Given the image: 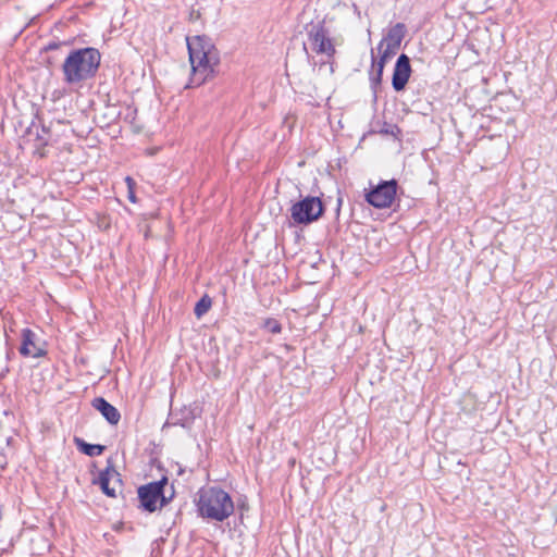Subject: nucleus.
Here are the masks:
<instances>
[{
    "label": "nucleus",
    "mask_w": 557,
    "mask_h": 557,
    "mask_svg": "<svg viewBox=\"0 0 557 557\" xmlns=\"http://www.w3.org/2000/svg\"><path fill=\"white\" fill-rule=\"evenodd\" d=\"M191 76L186 87H197L212 77L220 64V52L206 35L187 36Z\"/></svg>",
    "instance_id": "f257e3e1"
},
{
    "label": "nucleus",
    "mask_w": 557,
    "mask_h": 557,
    "mask_svg": "<svg viewBox=\"0 0 557 557\" xmlns=\"http://www.w3.org/2000/svg\"><path fill=\"white\" fill-rule=\"evenodd\" d=\"M101 54L96 48L87 47L70 52L62 64L64 82L76 85L94 77L99 69Z\"/></svg>",
    "instance_id": "f03ea898"
},
{
    "label": "nucleus",
    "mask_w": 557,
    "mask_h": 557,
    "mask_svg": "<svg viewBox=\"0 0 557 557\" xmlns=\"http://www.w3.org/2000/svg\"><path fill=\"white\" fill-rule=\"evenodd\" d=\"M198 495L197 509L202 518L222 522L233 515V499L223 488H201Z\"/></svg>",
    "instance_id": "7ed1b4c3"
},
{
    "label": "nucleus",
    "mask_w": 557,
    "mask_h": 557,
    "mask_svg": "<svg viewBox=\"0 0 557 557\" xmlns=\"http://www.w3.org/2000/svg\"><path fill=\"white\" fill-rule=\"evenodd\" d=\"M168 478L141 485L137 490L140 508L147 512H154L158 508L166 506L174 497V488L171 486L170 495H166L165 486Z\"/></svg>",
    "instance_id": "20e7f679"
},
{
    "label": "nucleus",
    "mask_w": 557,
    "mask_h": 557,
    "mask_svg": "<svg viewBox=\"0 0 557 557\" xmlns=\"http://www.w3.org/2000/svg\"><path fill=\"white\" fill-rule=\"evenodd\" d=\"M289 211L293 225H309L322 216L324 206L319 197L307 196L293 203Z\"/></svg>",
    "instance_id": "39448f33"
},
{
    "label": "nucleus",
    "mask_w": 557,
    "mask_h": 557,
    "mask_svg": "<svg viewBox=\"0 0 557 557\" xmlns=\"http://www.w3.org/2000/svg\"><path fill=\"white\" fill-rule=\"evenodd\" d=\"M406 34V26L403 23H397L392 26L386 36L377 45V50L380 53V60L383 62H388L400 48V44Z\"/></svg>",
    "instance_id": "423d86ee"
},
{
    "label": "nucleus",
    "mask_w": 557,
    "mask_h": 557,
    "mask_svg": "<svg viewBox=\"0 0 557 557\" xmlns=\"http://www.w3.org/2000/svg\"><path fill=\"white\" fill-rule=\"evenodd\" d=\"M397 193L395 180L383 181L366 195V200L373 207L383 209L392 206Z\"/></svg>",
    "instance_id": "0eeeda50"
},
{
    "label": "nucleus",
    "mask_w": 557,
    "mask_h": 557,
    "mask_svg": "<svg viewBox=\"0 0 557 557\" xmlns=\"http://www.w3.org/2000/svg\"><path fill=\"white\" fill-rule=\"evenodd\" d=\"M309 39L313 50L319 54L332 57L335 53V47L330 38L329 30L322 24L313 26L309 32Z\"/></svg>",
    "instance_id": "6e6552de"
},
{
    "label": "nucleus",
    "mask_w": 557,
    "mask_h": 557,
    "mask_svg": "<svg viewBox=\"0 0 557 557\" xmlns=\"http://www.w3.org/2000/svg\"><path fill=\"white\" fill-rule=\"evenodd\" d=\"M94 483L99 484L101 491L109 497H116V488L122 486L121 474L115 470L113 462L108 460L104 470L100 471L99 478Z\"/></svg>",
    "instance_id": "1a4fd4ad"
},
{
    "label": "nucleus",
    "mask_w": 557,
    "mask_h": 557,
    "mask_svg": "<svg viewBox=\"0 0 557 557\" xmlns=\"http://www.w3.org/2000/svg\"><path fill=\"white\" fill-rule=\"evenodd\" d=\"M38 336L30 329L26 327L21 331V345L18 352L24 358H42L47 355V350L37 344Z\"/></svg>",
    "instance_id": "9d476101"
},
{
    "label": "nucleus",
    "mask_w": 557,
    "mask_h": 557,
    "mask_svg": "<svg viewBox=\"0 0 557 557\" xmlns=\"http://www.w3.org/2000/svg\"><path fill=\"white\" fill-rule=\"evenodd\" d=\"M411 74L410 59L407 54H400L395 63L392 86L396 91L405 89Z\"/></svg>",
    "instance_id": "9b49d317"
},
{
    "label": "nucleus",
    "mask_w": 557,
    "mask_h": 557,
    "mask_svg": "<svg viewBox=\"0 0 557 557\" xmlns=\"http://www.w3.org/2000/svg\"><path fill=\"white\" fill-rule=\"evenodd\" d=\"M92 407L97 409L110 424L116 425L119 423L121 419L119 410L103 397H96L92 400Z\"/></svg>",
    "instance_id": "f8f14e48"
},
{
    "label": "nucleus",
    "mask_w": 557,
    "mask_h": 557,
    "mask_svg": "<svg viewBox=\"0 0 557 557\" xmlns=\"http://www.w3.org/2000/svg\"><path fill=\"white\" fill-rule=\"evenodd\" d=\"M386 62H383L382 60H376L374 57V53L372 52V70L369 74V81L370 86L374 92H376V89L380 87L382 83V76H383V70Z\"/></svg>",
    "instance_id": "ddd939ff"
},
{
    "label": "nucleus",
    "mask_w": 557,
    "mask_h": 557,
    "mask_svg": "<svg viewBox=\"0 0 557 557\" xmlns=\"http://www.w3.org/2000/svg\"><path fill=\"white\" fill-rule=\"evenodd\" d=\"M75 443H76L78 449L83 454H85V455H87L89 457L99 456L104 450V446L98 445V444H88V443H86L85 441H83L81 438H75Z\"/></svg>",
    "instance_id": "4468645a"
},
{
    "label": "nucleus",
    "mask_w": 557,
    "mask_h": 557,
    "mask_svg": "<svg viewBox=\"0 0 557 557\" xmlns=\"http://www.w3.org/2000/svg\"><path fill=\"white\" fill-rule=\"evenodd\" d=\"M212 306V300L208 295H203L197 302L194 308V313L197 318H201L206 314Z\"/></svg>",
    "instance_id": "2eb2a0df"
},
{
    "label": "nucleus",
    "mask_w": 557,
    "mask_h": 557,
    "mask_svg": "<svg viewBox=\"0 0 557 557\" xmlns=\"http://www.w3.org/2000/svg\"><path fill=\"white\" fill-rule=\"evenodd\" d=\"M263 329L272 334H278L282 331V325L276 319L268 318L263 323Z\"/></svg>",
    "instance_id": "dca6fc26"
},
{
    "label": "nucleus",
    "mask_w": 557,
    "mask_h": 557,
    "mask_svg": "<svg viewBox=\"0 0 557 557\" xmlns=\"http://www.w3.org/2000/svg\"><path fill=\"white\" fill-rule=\"evenodd\" d=\"M200 17H201V13L199 10H195V9L190 10L189 15H188L189 22H196V21L200 20Z\"/></svg>",
    "instance_id": "f3484780"
},
{
    "label": "nucleus",
    "mask_w": 557,
    "mask_h": 557,
    "mask_svg": "<svg viewBox=\"0 0 557 557\" xmlns=\"http://www.w3.org/2000/svg\"><path fill=\"white\" fill-rule=\"evenodd\" d=\"M395 131L399 132V128L395 125H386V127L381 129V133L394 135Z\"/></svg>",
    "instance_id": "a211bd4d"
},
{
    "label": "nucleus",
    "mask_w": 557,
    "mask_h": 557,
    "mask_svg": "<svg viewBox=\"0 0 557 557\" xmlns=\"http://www.w3.org/2000/svg\"><path fill=\"white\" fill-rule=\"evenodd\" d=\"M36 139L38 141V146L39 147H45V146L48 145V139L45 136H42V135L37 134V138Z\"/></svg>",
    "instance_id": "6ab92c4d"
},
{
    "label": "nucleus",
    "mask_w": 557,
    "mask_h": 557,
    "mask_svg": "<svg viewBox=\"0 0 557 557\" xmlns=\"http://www.w3.org/2000/svg\"><path fill=\"white\" fill-rule=\"evenodd\" d=\"M59 46H60V44H59V42H50V44H48V45L46 46L45 50H47V51H48V50H54V49H58V48H59Z\"/></svg>",
    "instance_id": "aec40b11"
},
{
    "label": "nucleus",
    "mask_w": 557,
    "mask_h": 557,
    "mask_svg": "<svg viewBox=\"0 0 557 557\" xmlns=\"http://www.w3.org/2000/svg\"><path fill=\"white\" fill-rule=\"evenodd\" d=\"M125 182L127 184L128 189H133L134 188L135 182H134V180L132 177L127 176L125 178Z\"/></svg>",
    "instance_id": "412c9836"
},
{
    "label": "nucleus",
    "mask_w": 557,
    "mask_h": 557,
    "mask_svg": "<svg viewBox=\"0 0 557 557\" xmlns=\"http://www.w3.org/2000/svg\"><path fill=\"white\" fill-rule=\"evenodd\" d=\"M128 200L133 203L136 202V196L133 189H128Z\"/></svg>",
    "instance_id": "4be33fe9"
},
{
    "label": "nucleus",
    "mask_w": 557,
    "mask_h": 557,
    "mask_svg": "<svg viewBox=\"0 0 557 557\" xmlns=\"http://www.w3.org/2000/svg\"><path fill=\"white\" fill-rule=\"evenodd\" d=\"M9 371H10V370H9V368H8V367H5V368L3 369V371L0 373V379L4 377V376L9 373Z\"/></svg>",
    "instance_id": "5701e85b"
},
{
    "label": "nucleus",
    "mask_w": 557,
    "mask_h": 557,
    "mask_svg": "<svg viewBox=\"0 0 557 557\" xmlns=\"http://www.w3.org/2000/svg\"><path fill=\"white\" fill-rule=\"evenodd\" d=\"M12 354H13L12 351H8V352H7V359H8V360L11 358V355H12Z\"/></svg>",
    "instance_id": "b1692460"
},
{
    "label": "nucleus",
    "mask_w": 557,
    "mask_h": 557,
    "mask_svg": "<svg viewBox=\"0 0 557 557\" xmlns=\"http://www.w3.org/2000/svg\"><path fill=\"white\" fill-rule=\"evenodd\" d=\"M42 133H45V134L47 133V129L45 126H42Z\"/></svg>",
    "instance_id": "393cba45"
}]
</instances>
